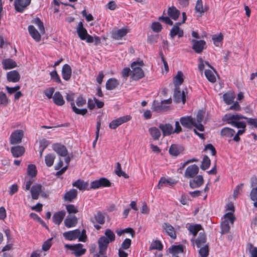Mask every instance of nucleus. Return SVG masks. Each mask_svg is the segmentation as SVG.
<instances>
[{
	"label": "nucleus",
	"instance_id": "nucleus-32",
	"mask_svg": "<svg viewBox=\"0 0 257 257\" xmlns=\"http://www.w3.org/2000/svg\"><path fill=\"white\" fill-rule=\"evenodd\" d=\"M167 107L162 103V101L159 102L157 100H154L152 106V109L154 111L160 112L166 110Z\"/></svg>",
	"mask_w": 257,
	"mask_h": 257
},
{
	"label": "nucleus",
	"instance_id": "nucleus-21",
	"mask_svg": "<svg viewBox=\"0 0 257 257\" xmlns=\"http://www.w3.org/2000/svg\"><path fill=\"white\" fill-rule=\"evenodd\" d=\"M25 151L24 147L20 146L12 147L11 152L13 156L15 158H18L23 155Z\"/></svg>",
	"mask_w": 257,
	"mask_h": 257
},
{
	"label": "nucleus",
	"instance_id": "nucleus-1",
	"mask_svg": "<svg viewBox=\"0 0 257 257\" xmlns=\"http://www.w3.org/2000/svg\"><path fill=\"white\" fill-rule=\"evenodd\" d=\"M144 64L143 61H134L131 64L132 68L131 77L133 80H138L145 76L144 71L139 66H142Z\"/></svg>",
	"mask_w": 257,
	"mask_h": 257
},
{
	"label": "nucleus",
	"instance_id": "nucleus-44",
	"mask_svg": "<svg viewBox=\"0 0 257 257\" xmlns=\"http://www.w3.org/2000/svg\"><path fill=\"white\" fill-rule=\"evenodd\" d=\"M32 23L37 25L39 29L40 32L43 34L45 33V28L43 23L41 21L39 18H36L32 20Z\"/></svg>",
	"mask_w": 257,
	"mask_h": 257
},
{
	"label": "nucleus",
	"instance_id": "nucleus-11",
	"mask_svg": "<svg viewBox=\"0 0 257 257\" xmlns=\"http://www.w3.org/2000/svg\"><path fill=\"white\" fill-rule=\"evenodd\" d=\"M191 42L193 43L192 49L196 53H201L205 48L206 42L204 40L193 39Z\"/></svg>",
	"mask_w": 257,
	"mask_h": 257
},
{
	"label": "nucleus",
	"instance_id": "nucleus-57",
	"mask_svg": "<svg viewBox=\"0 0 257 257\" xmlns=\"http://www.w3.org/2000/svg\"><path fill=\"white\" fill-rule=\"evenodd\" d=\"M223 39V36L221 33L218 35H214L212 36V39L213 41L214 44L216 46H219V43L222 41Z\"/></svg>",
	"mask_w": 257,
	"mask_h": 257
},
{
	"label": "nucleus",
	"instance_id": "nucleus-25",
	"mask_svg": "<svg viewBox=\"0 0 257 257\" xmlns=\"http://www.w3.org/2000/svg\"><path fill=\"white\" fill-rule=\"evenodd\" d=\"M78 219L75 216H68L64 220V224L67 228H71L76 226Z\"/></svg>",
	"mask_w": 257,
	"mask_h": 257
},
{
	"label": "nucleus",
	"instance_id": "nucleus-48",
	"mask_svg": "<svg viewBox=\"0 0 257 257\" xmlns=\"http://www.w3.org/2000/svg\"><path fill=\"white\" fill-rule=\"evenodd\" d=\"M104 234L106 237V239L109 242H111L115 240V236L114 232L110 229H106L105 231Z\"/></svg>",
	"mask_w": 257,
	"mask_h": 257
},
{
	"label": "nucleus",
	"instance_id": "nucleus-13",
	"mask_svg": "<svg viewBox=\"0 0 257 257\" xmlns=\"http://www.w3.org/2000/svg\"><path fill=\"white\" fill-rule=\"evenodd\" d=\"M80 233V230L76 229L73 230L66 231L63 233V236L68 240H74L78 238Z\"/></svg>",
	"mask_w": 257,
	"mask_h": 257
},
{
	"label": "nucleus",
	"instance_id": "nucleus-16",
	"mask_svg": "<svg viewBox=\"0 0 257 257\" xmlns=\"http://www.w3.org/2000/svg\"><path fill=\"white\" fill-rule=\"evenodd\" d=\"M42 188V186L40 184H36L32 186L30 191L33 199L37 200L38 199L40 192H41Z\"/></svg>",
	"mask_w": 257,
	"mask_h": 257
},
{
	"label": "nucleus",
	"instance_id": "nucleus-60",
	"mask_svg": "<svg viewBox=\"0 0 257 257\" xmlns=\"http://www.w3.org/2000/svg\"><path fill=\"white\" fill-rule=\"evenodd\" d=\"M199 253L201 257H207L209 254V248L207 245L201 247L199 250Z\"/></svg>",
	"mask_w": 257,
	"mask_h": 257
},
{
	"label": "nucleus",
	"instance_id": "nucleus-50",
	"mask_svg": "<svg viewBox=\"0 0 257 257\" xmlns=\"http://www.w3.org/2000/svg\"><path fill=\"white\" fill-rule=\"evenodd\" d=\"M210 165V160L207 156H205L202 161L200 168L203 170L207 169Z\"/></svg>",
	"mask_w": 257,
	"mask_h": 257
},
{
	"label": "nucleus",
	"instance_id": "nucleus-33",
	"mask_svg": "<svg viewBox=\"0 0 257 257\" xmlns=\"http://www.w3.org/2000/svg\"><path fill=\"white\" fill-rule=\"evenodd\" d=\"M176 183V182L173 181L171 179H166L165 177H162L158 184L159 189H161L164 186H172Z\"/></svg>",
	"mask_w": 257,
	"mask_h": 257
},
{
	"label": "nucleus",
	"instance_id": "nucleus-41",
	"mask_svg": "<svg viewBox=\"0 0 257 257\" xmlns=\"http://www.w3.org/2000/svg\"><path fill=\"white\" fill-rule=\"evenodd\" d=\"M183 74L181 71H178L174 80L175 88H179V86L183 83Z\"/></svg>",
	"mask_w": 257,
	"mask_h": 257
},
{
	"label": "nucleus",
	"instance_id": "nucleus-19",
	"mask_svg": "<svg viewBox=\"0 0 257 257\" xmlns=\"http://www.w3.org/2000/svg\"><path fill=\"white\" fill-rule=\"evenodd\" d=\"M7 80L9 82H17L20 79V75L17 70L11 71L7 73Z\"/></svg>",
	"mask_w": 257,
	"mask_h": 257
},
{
	"label": "nucleus",
	"instance_id": "nucleus-4",
	"mask_svg": "<svg viewBox=\"0 0 257 257\" xmlns=\"http://www.w3.org/2000/svg\"><path fill=\"white\" fill-rule=\"evenodd\" d=\"M110 242L106 239V237L101 236L98 240L99 252L97 254L101 255H106V250Z\"/></svg>",
	"mask_w": 257,
	"mask_h": 257
},
{
	"label": "nucleus",
	"instance_id": "nucleus-51",
	"mask_svg": "<svg viewBox=\"0 0 257 257\" xmlns=\"http://www.w3.org/2000/svg\"><path fill=\"white\" fill-rule=\"evenodd\" d=\"M247 249L250 254L251 257H257V247L253 245L251 243L247 244Z\"/></svg>",
	"mask_w": 257,
	"mask_h": 257
},
{
	"label": "nucleus",
	"instance_id": "nucleus-31",
	"mask_svg": "<svg viewBox=\"0 0 257 257\" xmlns=\"http://www.w3.org/2000/svg\"><path fill=\"white\" fill-rule=\"evenodd\" d=\"M235 134V131L228 127L223 128L220 132L221 137L226 138H232Z\"/></svg>",
	"mask_w": 257,
	"mask_h": 257
},
{
	"label": "nucleus",
	"instance_id": "nucleus-15",
	"mask_svg": "<svg viewBox=\"0 0 257 257\" xmlns=\"http://www.w3.org/2000/svg\"><path fill=\"white\" fill-rule=\"evenodd\" d=\"M159 128L162 131L164 137L170 136L173 134V126L170 123L160 124Z\"/></svg>",
	"mask_w": 257,
	"mask_h": 257
},
{
	"label": "nucleus",
	"instance_id": "nucleus-64",
	"mask_svg": "<svg viewBox=\"0 0 257 257\" xmlns=\"http://www.w3.org/2000/svg\"><path fill=\"white\" fill-rule=\"evenodd\" d=\"M66 209L69 214H75L78 212L77 208L73 204L67 205Z\"/></svg>",
	"mask_w": 257,
	"mask_h": 257
},
{
	"label": "nucleus",
	"instance_id": "nucleus-39",
	"mask_svg": "<svg viewBox=\"0 0 257 257\" xmlns=\"http://www.w3.org/2000/svg\"><path fill=\"white\" fill-rule=\"evenodd\" d=\"M149 132L154 140L159 139L161 134L159 128L156 127H151L149 129Z\"/></svg>",
	"mask_w": 257,
	"mask_h": 257
},
{
	"label": "nucleus",
	"instance_id": "nucleus-56",
	"mask_svg": "<svg viewBox=\"0 0 257 257\" xmlns=\"http://www.w3.org/2000/svg\"><path fill=\"white\" fill-rule=\"evenodd\" d=\"M72 109L73 111L77 114L84 115L87 112V109L86 108L79 109L76 107L74 103L72 104Z\"/></svg>",
	"mask_w": 257,
	"mask_h": 257
},
{
	"label": "nucleus",
	"instance_id": "nucleus-23",
	"mask_svg": "<svg viewBox=\"0 0 257 257\" xmlns=\"http://www.w3.org/2000/svg\"><path fill=\"white\" fill-rule=\"evenodd\" d=\"M90 221L92 223L95 222L102 225L105 223V216L104 213L99 211L94 215V219H91Z\"/></svg>",
	"mask_w": 257,
	"mask_h": 257
},
{
	"label": "nucleus",
	"instance_id": "nucleus-24",
	"mask_svg": "<svg viewBox=\"0 0 257 257\" xmlns=\"http://www.w3.org/2000/svg\"><path fill=\"white\" fill-rule=\"evenodd\" d=\"M77 32L81 40H85L86 39L88 33L86 29L83 27L82 22H80L78 23L77 27Z\"/></svg>",
	"mask_w": 257,
	"mask_h": 257
},
{
	"label": "nucleus",
	"instance_id": "nucleus-58",
	"mask_svg": "<svg viewBox=\"0 0 257 257\" xmlns=\"http://www.w3.org/2000/svg\"><path fill=\"white\" fill-rule=\"evenodd\" d=\"M195 10L196 12L202 15L204 13L202 0H197L195 7Z\"/></svg>",
	"mask_w": 257,
	"mask_h": 257
},
{
	"label": "nucleus",
	"instance_id": "nucleus-42",
	"mask_svg": "<svg viewBox=\"0 0 257 257\" xmlns=\"http://www.w3.org/2000/svg\"><path fill=\"white\" fill-rule=\"evenodd\" d=\"M206 237L204 232H200L198 237L195 240L196 245L197 247L199 248L203 245L206 242Z\"/></svg>",
	"mask_w": 257,
	"mask_h": 257
},
{
	"label": "nucleus",
	"instance_id": "nucleus-30",
	"mask_svg": "<svg viewBox=\"0 0 257 257\" xmlns=\"http://www.w3.org/2000/svg\"><path fill=\"white\" fill-rule=\"evenodd\" d=\"M72 185L74 187H76L78 189H79L80 190H89L91 189L89 188H88V183L87 182H84L83 180L78 179L76 180L75 182H73L72 183Z\"/></svg>",
	"mask_w": 257,
	"mask_h": 257
},
{
	"label": "nucleus",
	"instance_id": "nucleus-38",
	"mask_svg": "<svg viewBox=\"0 0 257 257\" xmlns=\"http://www.w3.org/2000/svg\"><path fill=\"white\" fill-rule=\"evenodd\" d=\"M169 16L174 20H177L180 16V12L175 7L169 8L168 10Z\"/></svg>",
	"mask_w": 257,
	"mask_h": 257
},
{
	"label": "nucleus",
	"instance_id": "nucleus-22",
	"mask_svg": "<svg viewBox=\"0 0 257 257\" xmlns=\"http://www.w3.org/2000/svg\"><path fill=\"white\" fill-rule=\"evenodd\" d=\"M66 215V212L64 210L58 211L54 214L52 219L53 222L57 225H59Z\"/></svg>",
	"mask_w": 257,
	"mask_h": 257
},
{
	"label": "nucleus",
	"instance_id": "nucleus-61",
	"mask_svg": "<svg viewBox=\"0 0 257 257\" xmlns=\"http://www.w3.org/2000/svg\"><path fill=\"white\" fill-rule=\"evenodd\" d=\"M228 124L231 125L232 126L238 128L244 129L245 128L246 124L243 121H230L228 122Z\"/></svg>",
	"mask_w": 257,
	"mask_h": 257
},
{
	"label": "nucleus",
	"instance_id": "nucleus-63",
	"mask_svg": "<svg viewBox=\"0 0 257 257\" xmlns=\"http://www.w3.org/2000/svg\"><path fill=\"white\" fill-rule=\"evenodd\" d=\"M151 28L154 32L159 33L161 31L162 26L159 22H153L152 24Z\"/></svg>",
	"mask_w": 257,
	"mask_h": 257
},
{
	"label": "nucleus",
	"instance_id": "nucleus-9",
	"mask_svg": "<svg viewBox=\"0 0 257 257\" xmlns=\"http://www.w3.org/2000/svg\"><path fill=\"white\" fill-rule=\"evenodd\" d=\"M31 0H15V8L17 12L23 13L30 4Z\"/></svg>",
	"mask_w": 257,
	"mask_h": 257
},
{
	"label": "nucleus",
	"instance_id": "nucleus-36",
	"mask_svg": "<svg viewBox=\"0 0 257 257\" xmlns=\"http://www.w3.org/2000/svg\"><path fill=\"white\" fill-rule=\"evenodd\" d=\"M118 85L119 83L115 78H110L106 82V89L108 90H113L115 89Z\"/></svg>",
	"mask_w": 257,
	"mask_h": 257
},
{
	"label": "nucleus",
	"instance_id": "nucleus-17",
	"mask_svg": "<svg viewBox=\"0 0 257 257\" xmlns=\"http://www.w3.org/2000/svg\"><path fill=\"white\" fill-rule=\"evenodd\" d=\"M72 75V69L69 65L66 64L63 65L62 69V76L63 79L68 81Z\"/></svg>",
	"mask_w": 257,
	"mask_h": 257
},
{
	"label": "nucleus",
	"instance_id": "nucleus-54",
	"mask_svg": "<svg viewBox=\"0 0 257 257\" xmlns=\"http://www.w3.org/2000/svg\"><path fill=\"white\" fill-rule=\"evenodd\" d=\"M202 229V226L200 224H195L190 225L189 227L190 232L193 234L194 236L196 235L198 232Z\"/></svg>",
	"mask_w": 257,
	"mask_h": 257
},
{
	"label": "nucleus",
	"instance_id": "nucleus-29",
	"mask_svg": "<svg viewBox=\"0 0 257 257\" xmlns=\"http://www.w3.org/2000/svg\"><path fill=\"white\" fill-rule=\"evenodd\" d=\"M78 192L75 189H72L69 191L66 192L64 195V199L65 200L71 202L77 197Z\"/></svg>",
	"mask_w": 257,
	"mask_h": 257
},
{
	"label": "nucleus",
	"instance_id": "nucleus-59",
	"mask_svg": "<svg viewBox=\"0 0 257 257\" xmlns=\"http://www.w3.org/2000/svg\"><path fill=\"white\" fill-rule=\"evenodd\" d=\"M221 229L222 233H227L229 231L230 226L227 220H224L221 224Z\"/></svg>",
	"mask_w": 257,
	"mask_h": 257
},
{
	"label": "nucleus",
	"instance_id": "nucleus-14",
	"mask_svg": "<svg viewBox=\"0 0 257 257\" xmlns=\"http://www.w3.org/2000/svg\"><path fill=\"white\" fill-rule=\"evenodd\" d=\"M203 182V176L202 175H198L195 176L193 179L190 180L189 186L192 189H194L201 186Z\"/></svg>",
	"mask_w": 257,
	"mask_h": 257
},
{
	"label": "nucleus",
	"instance_id": "nucleus-6",
	"mask_svg": "<svg viewBox=\"0 0 257 257\" xmlns=\"http://www.w3.org/2000/svg\"><path fill=\"white\" fill-rule=\"evenodd\" d=\"M24 137V132L22 130H16L13 132L10 137L11 144H20Z\"/></svg>",
	"mask_w": 257,
	"mask_h": 257
},
{
	"label": "nucleus",
	"instance_id": "nucleus-10",
	"mask_svg": "<svg viewBox=\"0 0 257 257\" xmlns=\"http://www.w3.org/2000/svg\"><path fill=\"white\" fill-rule=\"evenodd\" d=\"M53 150L59 156L66 157L68 155V151L66 147L60 143H55L52 145Z\"/></svg>",
	"mask_w": 257,
	"mask_h": 257
},
{
	"label": "nucleus",
	"instance_id": "nucleus-27",
	"mask_svg": "<svg viewBox=\"0 0 257 257\" xmlns=\"http://www.w3.org/2000/svg\"><path fill=\"white\" fill-rule=\"evenodd\" d=\"M2 65L3 68L5 70L13 69L17 66L16 62L10 58L4 59Z\"/></svg>",
	"mask_w": 257,
	"mask_h": 257
},
{
	"label": "nucleus",
	"instance_id": "nucleus-37",
	"mask_svg": "<svg viewBox=\"0 0 257 257\" xmlns=\"http://www.w3.org/2000/svg\"><path fill=\"white\" fill-rule=\"evenodd\" d=\"M127 33V29L124 28L120 29L112 33V37L115 40H119L125 36Z\"/></svg>",
	"mask_w": 257,
	"mask_h": 257
},
{
	"label": "nucleus",
	"instance_id": "nucleus-5",
	"mask_svg": "<svg viewBox=\"0 0 257 257\" xmlns=\"http://www.w3.org/2000/svg\"><path fill=\"white\" fill-rule=\"evenodd\" d=\"M131 119V116L130 115H125L119 117L118 118L112 120L109 123V127L111 129L114 130L122 123L128 121Z\"/></svg>",
	"mask_w": 257,
	"mask_h": 257
},
{
	"label": "nucleus",
	"instance_id": "nucleus-62",
	"mask_svg": "<svg viewBox=\"0 0 257 257\" xmlns=\"http://www.w3.org/2000/svg\"><path fill=\"white\" fill-rule=\"evenodd\" d=\"M9 102V99L6 93L0 92V105H7Z\"/></svg>",
	"mask_w": 257,
	"mask_h": 257
},
{
	"label": "nucleus",
	"instance_id": "nucleus-35",
	"mask_svg": "<svg viewBox=\"0 0 257 257\" xmlns=\"http://www.w3.org/2000/svg\"><path fill=\"white\" fill-rule=\"evenodd\" d=\"M226 117V121L227 123H228V122H230L231 121H238L239 120L241 119L246 118V116H244L241 114H226L225 115Z\"/></svg>",
	"mask_w": 257,
	"mask_h": 257
},
{
	"label": "nucleus",
	"instance_id": "nucleus-7",
	"mask_svg": "<svg viewBox=\"0 0 257 257\" xmlns=\"http://www.w3.org/2000/svg\"><path fill=\"white\" fill-rule=\"evenodd\" d=\"M199 167L196 164L189 166L186 169L184 177L186 178H193L199 172Z\"/></svg>",
	"mask_w": 257,
	"mask_h": 257
},
{
	"label": "nucleus",
	"instance_id": "nucleus-47",
	"mask_svg": "<svg viewBox=\"0 0 257 257\" xmlns=\"http://www.w3.org/2000/svg\"><path fill=\"white\" fill-rule=\"evenodd\" d=\"M183 252V247L182 245H174L170 250V252L175 255L176 254L182 253Z\"/></svg>",
	"mask_w": 257,
	"mask_h": 257
},
{
	"label": "nucleus",
	"instance_id": "nucleus-28",
	"mask_svg": "<svg viewBox=\"0 0 257 257\" xmlns=\"http://www.w3.org/2000/svg\"><path fill=\"white\" fill-rule=\"evenodd\" d=\"M54 103L58 106H62L65 104V100L62 95L59 91L55 92L53 96Z\"/></svg>",
	"mask_w": 257,
	"mask_h": 257
},
{
	"label": "nucleus",
	"instance_id": "nucleus-52",
	"mask_svg": "<svg viewBox=\"0 0 257 257\" xmlns=\"http://www.w3.org/2000/svg\"><path fill=\"white\" fill-rule=\"evenodd\" d=\"M37 169L35 165L31 164L29 165L27 169L28 174L32 177H35L37 175Z\"/></svg>",
	"mask_w": 257,
	"mask_h": 257
},
{
	"label": "nucleus",
	"instance_id": "nucleus-3",
	"mask_svg": "<svg viewBox=\"0 0 257 257\" xmlns=\"http://www.w3.org/2000/svg\"><path fill=\"white\" fill-rule=\"evenodd\" d=\"M111 182L106 178L102 177L98 180H94L91 182L90 188L96 189L101 187H108L111 186Z\"/></svg>",
	"mask_w": 257,
	"mask_h": 257
},
{
	"label": "nucleus",
	"instance_id": "nucleus-46",
	"mask_svg": "<svg viewBox=\"0 0 257 257\" xmlns=\"http://www.w3.org/2000/svg\"><path fill=\"white\" fill-rule=\"evenodd\" d=\"M250 198L254 202L253 206L257 208V187H253L250 193Z\"/></svg>",
	"mask_w": 257,
	"mask_h": 257
},
{
	"label": "nucleus",
	"instance_id": "nucleus-34",
	"mask_svg": "<svg viewBox=\"0 0 257 257\" xmlns=\"http://www.w3.org/2000/svg\"><path fill=\"white\" fill-rule=\"evenodd\" d=\"M170 38L173 39L176 36H178L179 38L182 37L184 35V31L179 27H173L170 30Z\"/></svg>",
	"mask_w": 257,
	"mask_h": 257
},
{
	"label": "nucleus",
	"instance_id": "nucleus-45",
	"mask_svg": "<svg viewBox=\"0 0 257 257\" xmlns=\"http://www.w3.org/2000/svg\"><path fill=\"white\" fill-rule=\"evenodd\" d=\"M115 173L119 177L122 176L124 178H128V175H127L124 172L121 170V165L118 162L116 163Z\"/></svg>",
	"mask_w": 257,
	"mask_h": 257
},
{
	"label": "nucleus",
	"instance_id": "nucleus-20",
	"mask_svg": "<svg viewBox=\"0 0 257 257\" xmlns=\"http://www.w3.org/2000/svg\"><path fill=\"white\" fill-rule=\"evenodd\" d=\"M184 149L182 146L176 144L172 145L169 150L170 155L174 156H177L182 153Z\"/></svg>",
	"mask_w": 257,
	"mask_h": 257
},
{
	"label": "nucleus",
	"instance_id": "nucleus-12",
	"mask_svg": "<svg viewBox=\"0 0 257 257\" xmlns=\"http://www.w3.org/2000/svg\"><path fill=\"white\" fill-rule=\"evenodd\" d=\"M195 119L190 116H183L180 118V121L184 127L191 129L195 125Z\"/></svg>",
	"mask_w": 257,
	"mask_h": 257
},
{
	"label": "nucleus",
	"instance_id": "nucleus-40",
	"mask_svg": "<svg viewBox=\"0 0 257 257\" xmlns=\"http://www.w3.org/2000/svg\"><path fill=\"white\" fill-rule=\"evenodd\" d=\"M223 99L224 102L227 104H231L234 102V94L231 92H227L223 95Z\"/></svg>",
	"mask_w": 257,
	"mask_h": 257
},
{
	"label": "nucleus",
	"instance_id": "nucleus-43",
	"mask_svg": "<svg viewBox=\"0 0 257 257\" xmlns=\"http://www.w3.org/2000/svg\"><path fill=\"white\" fill-rule=\"evenodd\" d=\"M163 248V245L161 242V241L159 240H156L152 242L151 245L149 247V249L150 250L153 249H157L159 250H162Z\"/></svg>",
	"mask_w": 257,
	"mask_h": 257
},
{
	"label": "nucleus",
	"instance_id": "nucleus-55",
	"mask_svg": "<svg viewBox=\"0 0 257 257\" xmlns=\"http://www.w3.org/2000/svg\"><path fill=\"white\" fill-rule=\"evenodd\" d=\"M50 75L52 80L59 84H62L61 80L56 70L51 71Z\"/></svg>",
	"mask_w": 257,
	"mask_h": 257
},
{
	"label": "nucleus",
	"instance_id": "nucleus-49",
	"mask_svg": "<svg viewBox=\"0 0 257 257\" xmlns=\"http://www.w3.org/2000/svg\"><path fill=\"white\" fill-rule=\"evenodd\" d=\"M55 159V156L52 154H47L45 156V163L48 167H51L54 163V160Z\"/></svg>",
	"mask_w": 257,
	"mask_h": 257
},
{
	"label": "nucleus",
	"instance_id": "nucleus-8",
	"mask_svg": "<svg viewBox=\"0 0 257 257\" xmlns=\"http://www.w3.org/2000/svg\"><path fill=\"white\" fill-rule=\"evenodd\" d=\"M173 99L176 103H178L182 102L184 104L186 102V94L185 91L183 90L181 92L180 88H175Z\"/></svg>",
	"mask_w": 257,
	"mask_h": 257
},
{
	"label": "nucleus",
	"instance_id": "nucleus-18",
	"mask_svg": "<svg viewBox=\"0 0 257 257\" xmlns=\"http://www.w3.org/2000/svg\"><path fill=\"white\" fill-rule=\"evenodd\" d=\"M163 229L172 238L175 239L176 234L173 226L168 223H164L162 226Z\"/></svg>",
	"mask_w": 257,
	"mask_h": 257
},
{
	"label": "nucleus",
	"instance_id": "nucleus-2",
	"mask_svg": "<svg viewBox=\"0 0 257 257\" xmlns=\"http://www.w3.org/2000/svg\"><path fill=\"white\" fill-rule=\"evenodd\" d=\"M82 247L83 244L81 243H77L75 244H66L65 245V247L66 249L72 250L73 253L76 257H79L85 253L86 250Z\"/></svg>",
	"mask_w": 257,
	"mask_h": 257
},
{
	"label": "nucleus",
	"instance_id": "nucleus-26",
	"mask_svg": "<svg viewBox=\"0 0 257 257\" xmlns=\"http://www.w3.org/2000/svg\"><path fill=\"white\" fill-rule=\"evenodd\" d=\"M29 33L31 36L36 41L41 40V35L33 25H30L28 28Z\"/></svg>",
	"mask_w": 257,
	"mask_h": 257
},
{
	"label": "nucleus",
	"instance_id": "nucleus-53",
	"mask_svg": "<svg viewBox=\"0 0 257 257\" xmlns=\"http://www.w3.org/2000/svg\"><path fill=\"white\" fill-rule=\"evenodd\" d=\"M204 74L206 78L209 81L212 83H214L216 81V77L213 73L211 70H205Z\"/></svg>",
	"mask_w": 257,
	"mask_h": 257
}]
</instances>
